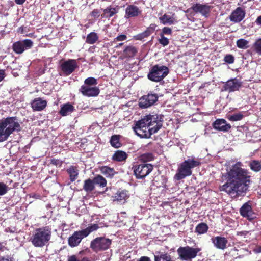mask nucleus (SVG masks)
<instances>
[{
    "mask_svg": "<svg viewBox=\"0 0 261 261\" xmlns=\"http://www.w3.org/2000/svg\"><path fill=\"white\" fill-rule=\"evenodd\" d=\"M242 164L237 162L223 174L222 178L227 181L220 187V190L229 195H241L248 190L251 182V175L248 170L242 168Z\"/></svg>",
    "mask_w": 261,
    "mask_h": 261,
    "instance_id": "nucleus-1",
    "label": "nucleus"
},
{
    "mask_svg": "<svg viewBox=\"0 0 261 261\" xmlns=\"http://www.w3.org/2000/svg\"><path fill=\"white\" fill-rule=\"evenodd\" d=\"M163 126V120L158 114H149L136 121L133 129L136 134L142 138H149Z\"/></svg>",
    "mask_w": 261,
    "mask_h": 261,
    "instance_id": "nucleus-2",
    "label": "nucleus"
},
{
    "mask_svg": "<svg viewBox=\"0 0 261 261\" xmlns=\"http://www.w3.org/2000/svg\"><path fill=\"white\" fill-rule=\"evenodd\" d=\"M21 127L16 116L7 117L0 119V142L6 141L14 132H19Z\"/></svg>",
    "mask_w": 261,
    "mask_h": 261,
    "instance_id": "nucleus-3",
    "label": "nucleus"
},
{
    "mask_svg": "<svg viewBox=\"0 0 261 261\" xmlns=\"http://www.w3.org/2000/svg\"><path fill=\"white\" fill-rule=\"evenodd\" d=\"M51 229L49 226L36 228L30 239L35 247L42 248L46 245L51 239Z\"/></svg>",
    "mask_w": 261,
    "mask_h": 261,
    "instance_id": "nucleus-4",
    "label": "nucleus"
},
{
    "mask_svg": "<svg viewBox=\"0 0 261 261\" xmlns=\"http://www.w3.org/2000/svg\"><path fill=\"white\" fill-rule=\"evenodd\" d=\"M201 163L194 159H188L182 162L177 169V173L175 175L174 178L177 180H180L187 176L192 175V169L199 166Z\"/></svg>",
    "mask_w": 261,
    "mask_h": 261,
    "instance_id": "nucleus-5",
    "label": "nucleus"
},
{
    "mask_svg": "<svg viewBox=\"0 0 261 261\" xmlns=\"http://www.w3.org/2000/svg\"><path fill=\"white\" fill-rule=\"evenodd\" d=\"M169 72V68L166 66L156 64L150 69L147 77L152 82H159L162 81Z\"/></svg>",
    "mask_w": 261,
    "mask_h": 261,
    "instance_id": "nucleus-6",
    "label": "nucleus"
},
{
    "mask_svg": "<svg viewBox=\"0 0 261 261\" xmlns=\"http://www.w3.org/2000/svg\"><path fill=\"white\" fill-rule=\"evenodd\" d=\"M200 251L199 248H193L186 246L180 247L177 250L179 258L181 260L191 261L192 259L196 257L198 253Z\"/></svg>",
    "mask_w": 261,
    "mask_h": 261,
    "instance_id": "nucleus-7",
    "label": "nucleus"
},
{
    "mask_svg": "<svg viewBox=\"0 0 261 261\" xmlns=\"http://www.w3.org/2000/svg\"><path fill=\"white\" fill-rule=\"evenodd\" d=\"M112 244V240L103 237H97L93 239L90 243L92 250L98 252L108 250Z\"/></svg>",
    "mask_w": 261,
    "mask_h": 261,
    "instance_id": "nucleus-8",
    "label": "nucleus"
},
{
    "mask_svg": "<svg viewBox=\"0 0 261 261\" xmlns=\"http://www.w3.org/2000/svg\"><path fill=\"white\" fill-rule=\"evenodd\" d=\"M153 165L151 164H140L134 165L132 167L134 174L138 179H143L153 170Z\"/></svg>",
    "mask_w": 261,
    "mask_h": 261,
    "instance_id": "nucleus-9",
    "label": "nucleus"
},
{
    "mask_svg": "<svg viewBox=\"0 0 261 261\" xmlns=\"http://www.w3.org/2000/svg\"><path fill=\"white\" fill-rule=\"evenodd\" d=\"M60 67L63 75L68 76L72 73L79 66L76 60L69 59L67 60H61Z\"/></svg>",
    "mask_w": 261,
    "mask_h": 261,
    "instance_id": "nucleus-10",
    "label": "nucleus"
},
{
    "mask_svg": "<svg viewBox=\"0 0 261 261\" xmlns=\"http://www.w3.org/2000/svg\"><path fill=\"white\" fill-rule=\"evenodd\" d=\"M159 99L158 94L153 92H150L147 94L144 95L140 98L139 106L142 109L149 108L154 105Z\"/></svg>",
    "mask_w": 261,
    "mask_h": 261,
    "instance_id": "nucleus-11",
    "label": "nucleus"
},
{
    "mask_svg": "<svg viewBox=\"0 0 261 261\" xmlns=\"http://www.w3.org/2000/svg\"><path fill=\"white\" fill-rule=\"evenodd\" d=\"M213 6L207 4L196 3L187 10L188 12L191 10L195 13H199L205 17H208L210 15Z\"/></svg>",
    "mask_w": 261,
    "mask_h": 261,
    "instance_id": "nucleus-12",
    "label": "nucleus"
},
{
    "mask_svg": "<svg viewBox=\"0 0 261 261\" xmlns=\"http://www.w3.org/2000/svg\"><path fill=\"white\" fill-rule=\"evenodd\" d=\"M239 212L241 216L249 221H252L256 218V215L252 209L251 201L244 203L240 208Z\"/></svg>",
    "mask_w": 261,
    "mask_h": 261,
    "instance_id": "nucleus-13",
    "label": "nucleus"
},
{
    "mask_svg": "<svg viewBox=\"0 0 261 261\" xmlns=\"http://www.w3.org/2000/svg\"><path fill=\"white\" fill-rule=\"evenodd\" d=\"M33 46V41L27 39L14 42L12 45V49L15 53L21 54L25 50L31 49Z\"/></svg>",
    "mask_w": 261,
    "mask_h": 261,
    "instance_id": "nucleus-14",
    "label": "nucleus"
},
{
    "mask_svg": "<svg viewBox=\"0 0 261 261\" xmlns=\"http://www.w3.org/2000/svg\"><path fill=\"white\" fill-rule=\"evenodd\" d=\"M242 85V82L237 78L231 79L226 82L222 87L223 91L229 92L238 91Z\"/></svg>",
    "mask_w": 261,
    "mask_h": 261,
    "instance_id": "nucleus-15",
    "label": "nucleus"
},
{
    "mask_svg": "<svg viewBox=\"0 0 261 261\" xmlns=\"http://www.w3.org/2000/svg\"><path fill=\"white\" fill-rule=\"evenodd\" d=\"M86 237V236L83 230L75 231L71 236L68 238V245L71 247H76L80 244L82 240Z\"/></svg>",
    "mask_w": 261,
    "mask_h": 261,
    "instance_id": "nucleus-16",
    "label": "nucleus"
},
{
    "mask_svg": "<svg viewBox=\"0 0 261 261\" xmlns=\"http://www.w3.org/2000/svg\"><path fill=\"white\" fill-rule=\"evenodd\" d=\"M245 11L240 7L233 10L229 16V19L234 23L241 22L245 16Z\"/></svg>",
    "mask_w": 261,
    "mask_h": 261,
    "instance_id": "nucleus-17",
    "label": "nucleus"
},
{
    "mask_svg": "<svg viewBox=\"0 0 261 261\" xmlns=\"http://www.w3.org/2000/svg\"><path fill=\"white\" fill-rule=\"evenodd\" d=\"M79 91L83 95L87 97L96 96L100 92V90L97 87H90L86 85H82Z\"/></svg>",
    "mask_w": 261,
    "mask_h": 261,
    "instance_id": "nucleus-18",
    "label": "nucleus"
},
{
    "mask_svg": "<svg viewBox=\"0 0 261 261\" xmlns=\"http://www.w3.org/2000/svg\"><path fill=\"white\" fill-rule=\"evenodd\" d=\"M156 27V25L155 24L151 23L144 32L134 36L133 38L135 40L143 41L145 38L148 37L155 31Z\"/></svg>",
    "mask_w": 261,
    "mask_h": 261,
    "instance_id": "nucleus-19",
    "label": "nucleus"
},
{
    "mask_svg": "<svg viewBox=\"0 0 261 261\" xmlns=\"http://www.w3.org/2000/svg\"><path fill=\"white\" fill-rule=\"evenodd\" d=\"M214 129L223 132H228L231 128L230 124L227 123L224 119H218L216 120L212 124Z\"/></svg>",
    "mask_w": 261,
    "mask_h": 261,
    "instance_id": "nucleus-20",
    "label": "nucleus"
},
{
    "mask_svg": "<svg viewBox=\"0 0 261 261\" xmlns=\"http://www.w3.org/2000/svg\"><path fill=\"white\" fill-rule=\"evenodd\" d=\"M142 14V10L137 6L129 5L125 9V17L126 18L136 17Z\"/></svg>",
    "mask_w": 261,
    "mask_h": 261,
    "instance_id": "nucleus-21",
    "label": "nucleus"
},
{
    "mask_svg": "<svg viewBox=\"0 0 261 261\" xmlns=\"http://www.w3.org/2000/svg\"><path fill=\"white\" fill-rule=\"evenodd\" d=\"M47 103L46 100L40 97L36 98L32 101L31 107L34 111H41L46 108Z\"/></svg>",
    "mask_w": 261,
    "mask_h": 261,
    "instance_id": "nucleus-22",
    "label": "nucleus"
},
{
    "mask_svg": "<svg viewBox=\"0 0 261 261\" xmlns=\"http://www.w3.org/2000/svg\"><path fill=\"white\" fill-rule=\"evenodd\" d=\"M211 240L214 246L217 248L224 250L226 248L228 240L225 237H214L212 238Z\"/></svg>",
    "mask_w": 261,
    "mask_h": 261,
    "instance_id": "nucleus-23",
    "label": "nucleus"
},
{
    "mask_svg": "<svg viewBox=\"0 0 261 261\" xmlns=\"http://www.w3.org/2000/svg\"><path fill=\"white\" fill-rule=\"evenodd\" d=\"M128 192L127 190H119L115 194L114 201H117L121 203H124L129 198Z\"/></svg>",
    "mask_w": 261,
    "mask_h": 261,
    "instance_id": "nucleus-24",
    "label": "nucleus"
},
{
    "mask_svg": "<svg viewBox=\"0 0 261 261\" xmlns=\"http://www.w3.org/2000/svg\"><path fill=\"white\" fill-rule=\"evenodd\" d=\"M128 157L127 154L122 150H118L113 154L112 160L116 162L125 161Z\"/></svg>",
    "mask_w": 261,
    "mask_h": 261,
    "instance_id": "nucleus-25",
    "label": "nucleus"
},
{
    "mask_svg": "<svg viewBox=\"0 0 261 261\" xmlns=\"http://www.w3.org/2000/svg\"><path fill=\"white\" fill-rule=\"evenodd\" d=\"M75 110L74 106L70 103L61 106L59 113L62 116H65L71 113Z\"/></svg>",
    "mask_w": 261,
    "mask_h": 261,
    "instance_id": "nucleus-26",
    "label": "nucleus"
},
{
    "mask_svg": "<svg viewBox=\"0 0 261 261\" xmlns=\"http://www.w3.org/2000/svg\"><path fill=\"white\" fill-rule=\"evenodd\" d=\"M71 182L74 181L78 177L79 170L76 166H70L66 170Z\"/></svg>",
    "mask_w": 261,
    "mask_h": 261,
    "instance_id": "nucleus-27",
    "label": "nucleus"
},
{
    "mask_svg": "<svg viewBox=\"0 0 261 261\" xmlns=\"http://www.w3.org/2000/svg\"><path fill=\"white\" fill-rule=\"evenodd\" d=\"M118 12L116 8L109 6L103 9V13L101 15V18H109Z\"/></svg>",
    "mask_w": 261,
    "mask_h": 261,
    "instance_id": "nucleus-28",
    "label": "nucleus"
},
{
    "mask_svg": "<svg viewBox=\"0 0 261 261\" xmlns=\"http://www.w3.org/2000/svg\"><path fill=\"white\" fill-rule=\"evenodd\" d=\"M138 51L137 48L133 45L127 46L123 51V55L125 58L134 57Z\"/></svg>",
    "mask_w": 261,
    "mask_h": 261,
    "instance_id": "nucleus-29",
    "label": "nucleus"
},
{
    "mask_svg": "<svg viewBox=\"0 0 261 261\" xmlns=\"http://www.w3.org/2000/svg\"><path fill=\"white\" fill-rule=\"evenodd\" d=\"M100 171L102 174L106 177L112 178L116 173L113 168H110L109 166H101L99 168Z\"/></svg>",
    "mask_w": 261,
    "mask_h": 261,
    "instance_id": "nucleus-30",
    "label": "nucleus"
},
{
    "mask_svg": "<svg viewBox=\"0 0 261 261\" xmlns=\"http://www.w3.org/2000/svg\"><path fill=\"white\" fill-rule=\"evenodd\" d=\"M120 135H113L111 136L110 139L111 145L115 148H118L122 146V144L120 142Z\"/></svg>",
    "mask_w": 261,
    "mask_h": 261,
    "instance_id": "nucleus-31",
    "label": "nucleus"
},
{
    "mask_svg": "<svg viewBox=\"0 0 261 261\" xmlns=\"http://www.w3.org/2000/svg\"><path fill=\"white\" fill-rule=\"evenodd\" d=\"M95 189V184L93 179L90 178L84 181L83 189L86 192H91Z\"/></svg>",
    "mask_w": 261,
    "mask_h": 261,
    "instance_id": "nucleus-32",
    "label": "nucleus"
},
{
    "mask_svg": "<svg viewBox=\"0 0 261 261\" xmlns=\"http://www.w3.org/2000/svg\"><path fill=\"white\" fill-rule=\"evenodd\" d=\"M208 229V226L207 224L201 222L196 226L195 232L198 234H202L207 232Z\"/></svg>",
    "mask_w": 261,
    "mask_h": 261,
    "instance_id": "nucleus-33",
    "label": "nucleus"
},
{
    "mask_svg": "<svg viewBox=\"0 0 261 261\" xmlns=\"http://www.w3.org/2000/svg\"><path fill=\"white\" fill-rule=\"evenodd\" d=\"M93 180L95 185H98L100 187L103 188L107 186L106 179L101 175H96Z\"/></svg>",
    "mask_w": 261,
    "mask_h": 261,
    "instance_id": "nucleus-34",
    "label": "nucleus"
},
{
    "mask_svg": "<svg viewBox=\"0 0 261 261\" xmlns=\"http://www.w3.org/2000/svg\"><path fill=\"white\" fill-rule=\"evenodd\" d=\"M249 166L251 170L258 172L261 171V162L258 160H252L249 162Z\"/></svg>",
    "mask_w": 261,
    "mask_h": 261,
    "instance_id": "nucleus-35",
    "label": "nucleus"
},
{
    "mask_svg": "<svg viewBox=\"0 0 261 261\" xmlns=\"http://www.w3.org/2000/svg\"><path fill=\"white\" fill-rule=\"evenodd\" d=\"M98 40V36L95 32H91L87 36L86 42L89 44H93Z\"/></svg>",
    "mask_w": 261,
    "mask_h": 261,
    "instance_id": "nucleus-36",
    "label": "nucleus"
},
{
    "mask_svg": "<svg viewBox=\"0 0 261 261\" xmlns=\"http://www.w3.org/2000/svg\"><path fill=\"white\" fill-rule=\"evenodd\" d=\"M159 19L163 24H172L174 23L175 19L166 14H164L162 17L159 18Z\"/></svg>",
    "mask_w": 261,
    "mask_h": 261,
    "instance_id": "nucleus-37",
    "label": "nucleus"
},
{
    "mask_svg": "<svg viewBox=\"0 0 261 261\" xmlns=\"http://www.w3.org/2000/svg\"><path fill=\"white\" fill-rule=\"evenodd\" d=\"M154 261H173L171 256L166 253H162L159 255H154Z\"/></svg>",
    "mask_w": 261,
    "mask_h": 261,
    "instance_id": "nucleus-38",
    "label": "nucleus"
},
{
    "mask_svg": "<svg viewBox=\"0 0 261 261\" xmlns=\"http://www.w3.org/2000/svg\"><path fill=\"white\" fill-rule=\"evenodd\" d=\"M99 226L97 224H91L86 228L82 229L86 236L87 237L91 232L97 230Z\"/></svg>",
    "mask_w": 261,
    "mask_h": 261,
    "instance_id": "nucleus-39",
    "label": "nucleus"
},
{
    "mask_svg": "<svg viewBox=\"0 0 261 261\" xmlns=\"http://www.w3.org/2000/svg\"><path fill=\"white\" fill-rule=\"evenodd\" d=\"M252 48L255 53L261 56V38L255 41L253 44Z\"/></svg>",
    "mask_w": 261,
    "mask_h": 261,
    "instance_id": "nucleus-40",
    "label": "nucleus"
},
{
    "mask_svg": "<svg viewBox=\"0 0 261 261\" xmlns=\"http://www.w3.org/2000/svg\"><path fill=\"white\" fill-rule=\"evenodd\" d=\"M243 112H240L238 113H234L232 115L229 116L228 119L230 121H240L244 118Z\"/></svg>",
    "mask_w": 261,
    "mask_h": 261,
    "instance_id": "nucleus-41",
    "label": "nucleus"
},
{
    "mask_svg": "<svg viewBox=\"0 0 261 261\" xmlns=\"http://www.w3.org/2000/svg\"><path fill=\"white\" fill-rule=\"evenodd\" d=\"M248 41L244 39H239L237 41V46L241 49H246L248 46Z\"/></svg>",
    "mask_w": 261,
    "mask_h": 261,
    "instance_id": "nucleus-42",
    "label": "nucleus"
},
{
    "mask_svg": "<svg viewBox=\"0 0 261 261\" xmlns=\"http://www.w3.org/2000/svg\"><path fill=\"white\" fill-rule=\"evenodd\" d=\"M154 159V156L151 153H144L140 156V160L145 163Z\"/></svg>",
    "mask_w": 261,
    "mask_h": 261,
    "instance_id": "nucleus-43",
    "label": "nucleus"
},
{
    "mask_svg": "<svg viewBox=\"0 0 261 261\" xmlns=\"http://www.w3.org/2000/svg\"><path fill=\"white\" fill-rule=\"evenodd\" d=\"M67 261H91L87 257L80 258L75 255L68 256Z\"/></svg>",
    "mask_w": 261,
    "mask_h": 261,
    "instance_id": "nucleus-44",
    "label": "nucleus"
},
{
    "mask_svg": "<svg viewBox=\"0 0 261 261\" xmlns=\"http://www.w3.org/2000/svg\"><path fill=\"white\" fill-rule=\"evenodd\" d=\"M9 190V187L4 182H0V196L5 195Z\"/></svg>",
    "mask_w": 261,
    "mask_h": 261,
    "instance_id": "nucleus-45",
    "label": "nucleus"
},
{
    "mask_svg": "<svg viewBox=\"0 0 261 261\" xmlns=\"http://www.w3.org/2000/svg\"><path fill=\"white\" fill-rule=\"evenodd\" d=\"M85 84L86 86H93L96 85L97 84V82L96 79L92 77H90L85 79L84 81Z\"/></svg>",
    "mask_w": 261,
    "mask_h": 261,
    "instance_id": "nucleus-46",
    "label": "nucleus"
},
{
    "mask_svg": "<svg viewBox=\"0 0 261 261\" xmlns=\"http://www.w3.org/2000/svg\"><path fill=\"white\" fill-rule=\"evenodd\" d=\"M160 35L161 36V38L158 39L159 43L163 46L168 45L169 44V39L163 35V34H160Z\"/></svg>",
    "mask_w": 261,
    "mask_h": 261,
    "instance_id": "nucleus-47",
    "label": "nucleus"
},
{
    "mask_svg": "<svg viewBox=\"0 0 261 261\" xmlns=\"http://www.w3.org/2000/svg\"><path fill=\"white\" fill-rule=\"evenodd\" d=\"M224 61L228 64H232L234 62V57L232 55L227 54L225 56Z\"/></svg>",
    "mask_w": 261,
    "mask_h": 261,
    "instance_id": "nucleus-48",
    "label": "nucleus"
},
{
    "mask_svg": "<svg viewBox=\"0 0 261 261\" xmlns=\"http://www.w3.org/2000/svg\"><path fill=\"white\" fill-rule=\"evenodd\" d=\"M50 163L57 167H60L63 164V161L59 159H52L50 160Z\"/></svg>",
    "mask_w": 261,
    "mask_h": 261,
    "instance_id": "nucleus-49",
    "label": "nucleus"
},
{
    "mask_svg": "<svg viewBox=\"0 0 261 261\" xmlns=\"http://www.w3.org/2000/svg\"><path fill=\"white\" fill-rule=\"evenodd\" d=\"M172 33V31L171 28L169 27H164L162 29V32L160 34H163V35L164 36L165 34L171 35Z\"/></svg>",
    "mask_w": 261,
    "mask_h": 261,
    "instance_id": "nucleus-50",
    "label": "nucleus"
},
{
    "mask_svg": "<svg viewBox=\"0 0 261 261\" xmlns=\"http://www.w3.org/2000/svg\"><path fill=\"white\" fill-rule=\"evenodd\" d=\"M100 15V13L99 10L97 9H94L91 12V16L94 18H98Z\"/></svg>",
    "mask_w": 261,
    "mask_h": 261,
    "instance_id": "nucleus-51",
    "label": "nucleus"
},
{
    "mask_svg": "<svg viewBox=\"0 0 261 261\" xmlns=\"http://www.w3.org/2000/svg\"><path fill=\"white\" fill-rule=\"evenodd\" d=\"M127 39L126 35L124 34H121L118 35L114 39V41H122L125 40Z\"/></svg>",
    "mask_w": 261,
    "mask_h": 261,
    "instance_id": "nucleus-52",
    "label": "nucleus"
},
{
    "mask_svg": "<svg viewBox=\"0 0 261 261\" xmlns=\"http://www.w3.org/2000/svg\"><path fill=\"white\" fill-rule=\"evenodd\" d=\"M0 261H15V259L9 255L1 256Z\"/></svg>",
    "mask_w": 261,
    "mask_h": 261,
    "instance_id": "nucleus-53",
    "label": "nucleus"
},
{
    "mask_svg": "<svg viewBox=\"0 0 261 261\" xmlns=\"http://www.w3.org/2000/svg\"><path fill=\"white\" fill-rule=\"evenodd\" d=\"M6 76L5 70L0 69V82H1Z\"/></svg>",
    "mask_w": 261,
    "mask_h": 261,
    "instance_id": "nucleus-54",
    "label": "nucleus"
},
{
    "mask_svg": "<svg viewBox=\"0 0 261 261\" xmlns=\"http://www.w3.org/2000/svg\"><path fill=\"white\" fill-rule=\"evenodd\" d=\"M253 251L256 254L261 253V246H256Z\"/></svg>",
    "mask_w": 261,
    "mask_h": 261,
    "instance_id": "nucleus-55",
    "label": "nucleus"
},
{
    "mask_svg": "<svg viewBox=\"0 0 261 261\" xmlns=\"http://www.w3.org/2000/svg\"><path fill=\"white\" fill-rule=\"evenodd\" d=\"M137 261H151V259L149 257L143 256H141Z\"/></svg>",
    "mask_w": 261,
    "mask_h": 261,
    "instance_id": "nucleus-56",
    "label": "nucleus"
},
{
    "mask_svg": "<svg viewBox=\"0 0 261 261\" xmlns=\"http://www.w3.org/2000/svg\"><path fill=\"white\" fill-rule=\"evenodd\" d=\"M249 233L248 231H242L238 232V235L240 236H246Z\"/></svg>",
    "mask_w": 261,
    "mask_h": 261,
    "instance_id": "nucleus-57",
    "label": "nucleus"
},
{
    "mask_svg": "<svg viewBox=\"0 0 261 261\" xmlns=\"http://www.w3.org/2000/svg\"><path fill=\"white\" fill-rule=\"evenodd\" d=\"M255 22L258 25L261 26V15L257 17L255 20Z\"/></svg>",
    "mask_w": 261,
    "mask_h": 261,
    "instance_id": "nucleus-58",
    "label": "nucleus"
},
{
    "mask_svg": "<svg viewBox=\"0 0 261 261\" xmlns=\"http://www.w3.org/2000/svg\"><path fill=\"white\" fill-rule=\"evenodd\" d=\"M25 0H15V2L18 5H22Z\"/></svg>",
    "mask_w": 261,
    "mask_h": 261,
    "instance_id": "nucleus-59",
    "label": "nucleus"
},
{
    "mask_svg": "<svg viewBox=\"0 0 261 261\" xmlns=\"http://www.w3.org/2000/svg\"><path fill=\"white\" fill-rule=\"evenodd\" d=\"M4 248V246L3 245V243L0 242V251H2L3 250Z\"/></svg>",
    "mask_w": 261,
    "mask_h": 261,
    "instance_id": "nucleus-60",
    "label": "nucleus"
},
{
    "mask_svg": "<svg viewBox=\"0 0 261 261\" xmlns=\"http://www.w3.org/2000/svg\"><path fill=\"white\" fill-rule=\"evenodd\" d=\"M247 53L249 54L251 56L252 55V52L249 50H247Z\"/></svg>",
    "mask_w": 261,
    "mask_h": 261,
    "instance_id": "nucleus-61",
    "label": "nucleus"
},
{
    "mask_svg": "<svg viewBox=\"0 0 261 261\" xmlns=\"http://www.w3.org/2000/svg\"><path fill=\"white\" fill-rule=\"evenodd\" d=\"M123 44V43H121L119 44V46H121Z\"/></svg>",
    "mask_w": 261,
    "mask_h": 261,
    "instance_id": "nucleus-62",
    "label": "nucleus"
}]
</instances>
